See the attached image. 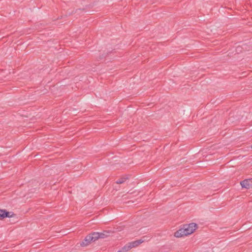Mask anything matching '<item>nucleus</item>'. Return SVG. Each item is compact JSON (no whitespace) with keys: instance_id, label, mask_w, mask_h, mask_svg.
Listing matches in <instances>:
<instances>
[{"instance_id":"obj_1","label":"nucleus","mask_w":252,"mask_h":252,"mask_svg":"<svg viewBox=\"0 0 252 252\" xmlns=\"http://www.w3.org/2000/svg\"><path fill=\"white\" fill-rule=\"evenodd\" d=\"M197 228V224L195 223L185 224L183 228L176 231L174 235L177 238L187 236L192 233Z\"/></svg>"},{"instance_id":"obj_4","label":"nucleus","mask_w":252,"mask_h":252,"mask_svg":"<svg viewBox=\"0 0 252 252\" xmlns=\"http://www.w3.org/2000/svg\"><path fill=\"white\" fill-rule=\"evenodd\" d=\"M92 242H93L92 240H91L90 236H89L88 235L84 239V240L82 242V243L80 244V245L82 247H85L88 246L89 244H90Z\"/></svg>"},{"instance_id":"obj_9","label":"nucleus","mask_w":252,"mask_h":252,"mask_svg":"<svg viewBox=\"0 0 252 252\" xmlns=\"http://www.w3.org/2000/svg\"><path fill=\"white\" fill-rule=\"evenodd\" d=\"M128 249H127V247L126 245L124 247H123L120 250L118 251L117 252H127L128 251Z\"/></svg>"},{"instance_id":"obj_7","label":"nucleus","mask_w":252,"mask_h":252,"mask_svg":"<svg viewBox=\"0 0 252 252\" xmlns=\"http://www.w3.org/2000/svg\"><path fill=\"white\" fill-rule=\"evenodd\" d=\"M240 184L242 188H245L246 189L250 188V183L248 180H244L240 182Z\"/></svg>"},{"instance_id":"obj_3","label":"nucleus","mask_w":252,"mask_h":252,"mask_svg":"<svg viewBox=\"0 0 252 252\" xmlns=\"http://www.w3.org/2000/svg\"><path fill=\"white\" fill-rule=\"evenodd\" d=\"M143 242H144V240H143L142 239H139L138 240H136V241L130 242V243H128L127 244H126V245L127 247V249H128V250H129L132 248L136 247L138 246L139 245H140Z\"/></svg>"},{"instance_id":"obj_5","label":"nucleus","mask_w":252,"mask_h":252,"mask_svg":"<svg viewBox=\"0 0 252 252\" xmlns=\"http://www.w3.org/2000/svg\"><path fill=\"white\" fill-rule=\"evenodd\" d=\"M89 236H90L91 240H92L93 242L95 241L96 240H98L100 237L99 232H93L89 234Z\"/></svg>"},{"instance_id":"obj_12","label":"nucleus","mask_w":252,"mask_h":252,"mask_svg":"<svg viewBox=\"0 0 252 252\" xmlns=\"http://www.w3.org/2000/svg\"><path fill=\"white\" fill-rule=\"evenodd\" d=\"M238 49H239V47H237V50H238Z\"/></svg>"},{"instance_id":"obj_6","label":"nucleus","mask_w":252,"mask_h":252,"mask_svg":"<svg viewBox=\"0 0 252 252\" xmlns=\"http://www.w3.org/2000/svg\"><path fill=\"white\" fill-rule=\"evenodd\" d=\"M111 232L108 230H104L102 232H99V238H105L110 236Z\"/></svg>"},{"instance_id":"obj_11","label":"nucleus","mask_w":252,"mask_h":252,"mask_svg":"<svg viewBox=\"0 0 252 252\" xmlns=\"http://www.w3.org/2000/svg\"><path fill=\"white\" fill-rule=\"evenodd\" d=\"M83 12H86V9L85 8H78V9H76V10H75V13H81Z\"/></svg>"},{"instance_id":"obj_8","label":"nucleus","mask_w":252,"mask_h":252,"mask_svg":"<svg viewBox=\"0 0 252 252\" xmlns=\"http://www.w3.org/2000/svg\"><path fill=\"white\" fill-rule=\"evenodd\" d=\"M128 179V175H125V176L122 177V178L118 179L116 182V183L118 184H121L124 183L126 180Z\"/></svg>"},{"instance_id":"obj_2","label":"nucleus","mask_w":252,"mask_h":252,"mask_svg":"<svg viewBox=\"0 0 252 252\" xmlns=\"http://www.w3.org/2000/svg\"><path fill=\"white\" fill-rule=\"evenodd\" d=\"M16 216L13 212H9L6 209H0V220L6 218H13Z\"/></svg>"},{"instance_id":"obj_10","label":"nucleus","mask_w":252,"mask_h":252,"mask_svg":"<svg viewBox=\"0 0 252 252\" xmlns=\"http://www.w3.org/2000/svg\"><path fill=\"white\" fill-rule=\"evenodd\" d=\"M108 55V53H107L106 54L104 53V54H102V55H100L98 57L97 60L100 61V60H102L103 59L105 58Z\"/></svg>"}]
</instances>
